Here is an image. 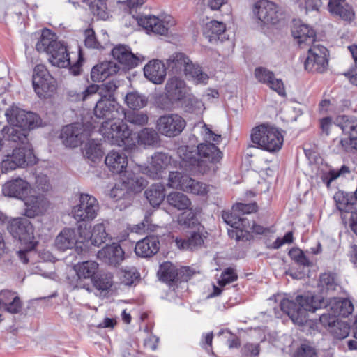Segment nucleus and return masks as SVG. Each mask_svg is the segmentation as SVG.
Returning <instances> with one entry per match:
<instances>
[{"mask_svg":"<svg viewBox=\"0 0 357 357\" xmlns=\"http://www.w3.org/2000/svg\"><path fill=\"white\" fill-rule=\"evenodd\" d=\"M333 198L339 211L345 213L353 211L354 203L351 200H349L347 195H345L343 192H336Z\"/></svg>","mask_w":357,"mask_h":357,"instance_id":"4d7b16f0","label":"nucleus"},{"mask_svg":"<svg viewBox=\"0 0 357 357\" xmlns=\"http://www.w3.org/2000/svg\"><path fill=\"white\" fill-rule=\"evenodd\" d=\"M167 68L174 73L184 74L196 84H207L208 75L203 72L201 67L194 64L183 53L176 52L167 60Z\"/></svg>","mask_w":357,"mask_h":357,"instance_id":"0eeeda50","label":"nucleus"},{"mask_svg":"<svg viewBox=\"0 0 357 357\" xmlns=\"http://www.w3.org/2000/svg\"><path fill=\"white\" fill-rule=\"evenodd\" d=\"M91 131V125L72 123L63 128L60 137L66 146L75 148L89 140Z\"/></svg>","mask_w":357,"mask_h":357,"instance_id":"9b49d317","label":"nucleus"},{"mask_svg":"<svg viewBox=\"0 0 357 357\" xmlns=\"http://www.w3.org/2000/svg\"><path fill=\"white\" fill-rule=\"evenodd\" d=\"M319 321L324 327L330 331L332 326L337 321V316L331 310H326V312L320 314Z\"/></svg>","mask_w":357,"mask_h":357,"instance_id":"69168bd1","label":"nucleus"},{"mask_svg":"<svg viewBox=\"0 0 357 357\" xmlns=\"http://www.w3.org/2000/svg\"><path fill=\"white\" fill-rule=\"evenodd\" d=\"M165 189L162 184L155 183L152 185L144 192L146 199L153 207L158 206L165 197Z\"/></svg>","mask_w":357,"mask_h":357,"instance_id":"37998d69","label":"nucleus"},{"mask_svg":"<svg viewBox=\"0 0 357 357\" xmlns=\"http://www.w3.org/2000/svg\"><path fill=\"white\" fill-rule=\"evenodd\" d=\"M159 250V241L157 237L151 236L139 241L135 248V252L141 257H150Z\"/></svg>","mask_w":357,"mask_h":357,"instance_id":"c85d7f7f","label":"nucleus"},{"mask_svg":"<svg viewBox=\"0 0 357 357\" xmlns=\"http://www.w3.org/2000/svg\"><path fill=\"white\" fill-rule=\"evenodd\" d=\"M78 243L76 230L66 227L61 231L55 240L56 248L61 250L73 248Z\"/></svg>","mask_w":357,"mask_h":357,"instance_id":"f704fd0d","label":"nucleus"},{"mask_svg":"<svg viewBox=\"0 0 357 357\" xmlns=\"http://www.w3.org/2000/svg\"><path fill=\"white\" fill-rule=\"evenodd\" d=\"M5 116L8 123L3 129L5 139L13 146L31 144L29 131L40 126V118L33 112H26L16 106L8 108Z\"/></svg>","mask_w":357,"mask_h":357,"instance_id":"f03ea898","label":"nucleus"},{"mask_svg":"<svg viewBox=\"0 0 357 357\" xmlns=\"http://www.w3.org/2000/svg\"><path fill=\"white\" fill-rule=\"evenodd\" d=\"M178 154L182 160L183 166L190 170L193 167L197 166L200 172H206L205 168L202 169V162H199L197 149L188 146H181L178 149Z\"/></svg>","mask_w":357,"mask_h":357,"instance_id":"c756f323","label":"nucleus"},{"mask_svg":"<svg viewBox=\"0 0 357 357\" xmlns=\"http://www.w3.org/2000/svg\"><path fill=\"white\" fill-rule=\"evenodd\" d=\"M94 114L98 119H105V121L123 119V108L111 96L100 98L94 108Z\"/></svg>","mask_w":357,"mask_h":357,"instance_id":"dca6fc26","label":"nucleus"},{"mask_svg":"<svg viewBox=\"0 0 357 357\" xmlns=\"http://www.w3.org/2000/svg\"><path fill=\"white\" fill-rule=\"evenodd\" d=\"M30 185L28 182L20 178L7 181L2 188L5 196L23 199L29 192Z\"/></svg>","mask_w":357,"mask_h":357,"instance_id":"a878e982","label":"nucleus"},{"mask_svg":"<svg viewBox=\"0 0 357 357\" xmlns=\"http://www.w3.org/2000/svg\"><path fill=\"white\" fill-rule=\"evenodd\" d=\"M328 50L321 45L310 46L304 63L305 69L311 73L325 72L328 66Z\"/></svg>","mask_w":357,"mask_h":357,"instance_id":"ddd939ff","label":"nucleus"},{"mask_svg":"<svg viewBox=\"0 0 357 357\" xmlns=\"http://www.w3.org/2000/svg\"><path fill=\"white\" fill-rule=\"evenodd\" d=\"M123 119L127 122L137 126H143L148 123L149 116L144 112H128L123 110Z\"/></svg>","mask_w":357,"mask_h":357,"instance_id":"3c124183","label":"nucleus"},{"mask_svg":"<svg viewBox=\"0 0 357 357\" xmlns=\"http://www.w3.org/2000/svg\"><path fill=\"white\" fill-rule=\"evenodd\" d=\"M195 132L200 134L202 139L208 143H201L197 147L199 162H202V169H209L207 163L218 162L222 158V153L213 143L219 144L222 140L221 135L215 133L211 128L204 123H197L195 128Z\"/></svg>","mask_w":357,"mask_h":357,"instance_id":"20e7f679","label":"nucleus"},{"mask_svg":"<svg viewBox=\"0 0 357 357\" xmlns=\"http://www.w3.org/2000/svg\"><path fill=\"white\" fill-rule=\"evenodd\" d=\"M127 105L132 109H139L144 107L148 102L146 97L137 91L128 93L125 97Z\"/></svg>","mask_w":357,"mask_h":357,"instance_id":"de8ad7c7","label":"nucleus"},{"mask_svg":"<svg viewBox=\"0 0 357 357\" xmlns=\"http://www.w3.org/2000/svg\"><path fill=\"white\" fill-rule=\"evenodd\" d=\"M138 276L139 274L134 268L130 270H122L120 272L121 282L126 285H131Z\"/></svg>","mask_w":357,"mask_h":357,"instance_id":"774afa93","label":"nucleus"},{"mask_svg":"<svg viewBox=\"0 0 357 357\" xmlns=\"http://www.w3.org/2000/svg\"><path fill=\"white\" fill-rule=\"evenodd\" d=\"M112 54L119 64L126 68H132L139 63V59L132 53L130 48L126 45H119L113 48Z\"/></svg>","mask_w":357,"mask_h":357,"instance_id":"bb28decb","label":"nucleus"},{"mask_svg":"<svg viewBox=\"0 0 357 357\" xmlns=\"http://www.w3.org/2000/svg\"><path fill=\"white\" fill-rule=\"evenodd\" d=\"M187 181L188 183L183 190L184 192L202 196L206 195L208 192V186L205 183L195 181L190 177L187 179Z\"/></svg>","mask_w":357,"mask_h":357,"instance_id":"09e8293b","label":"nucleus"},{"mask_svg":"<svg viewBox=\"0 0 357 357\" xmlns=\"http://www.w3.org/2000/svg\"><path fill=\"white\" fill-rule=\"evenodd\" d=\"M36 163L31 144L15 146L11 153L7 151L0 162V172L6 174L17 168L25 167Z\"/></svg>","mask_w":357,"mask_h":357,"instance_id":"1a4fd4ad","label":"nucleus"},{"mask_svg":"<svg viewBox=\"0 0 357 357\" xmlns=\"http://www.w3.org/2000/svg\"><path fill=\"white\" fill-rule=\"evenodd\" d=\"M319 284L322 291H335L339 287L336 277L331 273H324L320 275Z\"/></svg>","mask_w":357,"mask_h":357,"instance_id":"603ef678","label":"nucleus"},{"mask_svg":"<svg viewBox=\"0 0 357 357\" xmlns=\"http://www.w3.org/2000/svg\"><path fill=\"white\" fill-rule=\"evenodd\" d=\"M293 36L297 39L301 47L314 45L315 32L307 25L301 24L292 31Z\"/></svg>","mask_w":357,"mask_h":357,"instance_id":"e433bc0d","label":"nucleus"},{"mask_svg":"<svg viewBox=\"0 0 357 357\" xmlns=\"http://www.w3.org/2000/svg\"><path fill=\"white\" fill-rule=\"evenodd\" d=\"M145 0H126L123 1H119L118 3L122 5V7L129 13L137 22L147 31H151L155 34L165 35L167 33L169 27L174 26V22L170 16H166L163 19H160L155 15H142L137 13L144 3Z\"/></svg>","mask_w":357,"mask_h":357,"instance_id":"7ed1b4c3","label":"nucleus"},{"mask_svg":"<svg viewBox=\"0 0 357 357\" xmlns=\"http://www.w3.org/2000/svg\"><path fill=\"white\" fill-rule=\"evenodd\" d=\"M185 126V119L176 114L161 116L156 123L158 131L168 137H174L180 135Z\"/></svg>","mask_w":357,"mask_h":357,"instance_id":"2eb2a0df","label":"nucleus"},{"mask_svg":"<svg viewBox=\"0 0 357 357\" xmlns=\"http://www.w3.org/2000/svg\"><path fill=\"white\" fill-rule=\"evenodd\" d=\"M98 89L97 84H91L82 93L70 91L68 95L71 101H84L96 95Z\"/></svg>","mask_w":357,"mask_h":357,"instance_id":"6e6d98bb","label":"nucleus"},{"mask_svg":"<svg viewBox=\"0 0 357 357\" xmlns=\"http://www.w3.org/2000/svg\"><path fill=\"white\" fill-rule=\"evenodd\" d=\"M189 176L178 172H170L167 185L172 188L183 190Z\"/></svg>","mask_w":357,"mask_h":357,"instance_id":"864d4df0","label":"nucleus"},{"mask_svg":"<svg viewBox=\"0 0 357 357\" xmlns=\"http://www.w3.org/2000/svg\"><path fill=\"white\" fill-rule=\"evenodd\" d=\"M112 275L110 273H98L93 279L94 285L100 290L105 291L109 289L112 284Z\"/></svg>","mask_w":357,"mask_h":357,"instance_id":"5fc2aeb1","label":"nucleus"},{"mask_svg":"<svg viewBox=\"0 0 357 357\" xmlns=\"http://www.w3.org/2000/svg\"><path fill=\"white\" fill-rule=\"evenodd\" d=\"M348 50L355 62L356 68L345 73L344 75L349 79L351 84L357 86V45L354 44L348 46Z\"/></svg>","mask_w":357,"mask_h":357,"instance_id":"e2e57ef3","label":"nucleus"},{"mask_svg":"<svg viewBox=\"0 0 357 357\" xmlns=\"http://www.w3.org/2000/svg\"><path fill=\"white\" fill-rule=\"evenodd\" d=\"M108 238L105 225L103 222L96 224L91 231L90 241L92 245L100 246Z\"/></svg>","mask_w":357,"mask_h":357,"instance_id":"49530a36","label":"nucleus"},{"mask_svg":"<svg viewBox=\"0 0 357 357\" xmlns=\"http://www.w3.org/2000/svg\"><path fill=\"white\" fill-rule=\"evenodd\" d=\"M197 231H192L186 240L176 239V243L178 247L183 249L195 250L202 245L205 236L203 234L204 228L198 224Z\"/></svg>","mask_w":357,"mask_h":357,"instance_id":"c9c22d12","label":"nucleus"},{"mask_svg":"<svg viewBox=\"0 0 357 357\" xmlns=\"http://www.w3.org/2000/svg\"><path fill=\"white\" fill-rule=\"evenodd\" d=\"M144 74L152 83L160 84L165 81L167 75L166 66L162 61L153 59L145 65Z\"/></svg>","mask_w":357,"mask_h":357,"instance_id":"5701e85b","label":"nucleus"},{"mask_svg":"<svg viewBox=\"0 0 357 357\" xmlns=\"http://www.w3.org/2000/svg\"><path fill=\"white\" fill-rule=\"evenodd\" d=\"M97 86L98 89L96 91V94H98L100 98L111 96V98L115 100L114 93L118 88L116 82L110 81L101 85H97Z\"/></svg>","mask_w":357,"mask_h":357,"instance_id":"0e129e2a","label":"nucleus"},{"mask_svg":"<svg viewBox=\"0 0 357 357\" xmlns=\"http://www.w3.org/2000/svg\"><path fill=\"white\" fill-rule=\"evenodd\" d=\"M289 255L294 261L300 265L308 266L310 264L309 259L299 248H296L291 249L289 252Z\"/></svg>","mask_w":357,"mask_h":357,"instance_id":"338daca9","label":"nucleus"},{"mask_svg":"<svg viewBox=\"0 0 357 357\" xmlns=\"http://www.w3.org/2000/svg\"><path fill=\"white\" fill-rule=\"evenodd\" d=\"M98 259L109 265L116 266L124 259V252L119 244L107 245L98 252Z\"/></svg>","mask_w":357,"mask_h":357,"instance_id":"412c9836","label":"nucleus"},{"mask_svg":"<svg viewBox=\"0 0 357 357\" xmlns=\"http://www.w3.org/2000/svg\"><path fill=\"white\" fill-rule=\"evenodd\" d=\"M165 90L168 97L173 101L182 100L189 95L185 81L177 76L172 77L167 80Z\"/></svg>","mask_w":357,"mask_h":357,"instance_id":"393cba45","label":"nucleus"},{"mask_svg":"<svg viewBox=\"0 0 357 357\" xmlns=\"http://www.w3.org/2000/svg\"><path fill=\"white\" fill-rule=\"evenodd\" d=\"M82 2L86 3L94 15L105 19L107 13L105 10L106 8V0H81Z\"/></svg>","mask_w":357,"mask_h":357,"instance_id":"bf43d9fd","label":"nucleus"},{"mask_svg":"<svg viewBox=\"0 0 357 357\" xmlns=\"http://www.w3.org/2000/svg\"><path fill=\"white\" fill-rule=\"evenodd\" d=\"M168 204L178 210L188 209L191 205V201L187 195L182 192H174L167 197Z\"/></svg>","mask_w":357,"mask_h":357,"instance_id":"c03bdc74","label":"nucleus"},{"mask_svg":"<svg viewBox=\"0 0 357 357\" xmlns=\"http://www.w3.org/2000/svg\"><path fill=\"white\" fill-rule=\"evenodd\" d=\"M190 275L189 268L183 267L178 271L169 261L162 263L158 271L160 280L165 282H174L179 275L181 280H188Z\"/></svg>","mask_w":357,"mask_h":357,"instance_id":"aec40b11","label":"nucleus"},{"mask_svg":"<svg viewBox=\"0 0 357 357\" xmlns=\"http://www.w3.org/2000/svg\"><path fill=\"white\" fill-rule=\"evenodd\" d=\"M105 165L110 171L121 174L127 167L128 157L123 151H110L105 158Z\"/></svg>","mask_w":357,"mask_h":357,"instance_id":"2f4dec72","label":"nucleus"},{"mask_svg":"<svg viewBox=\"0 0 357 357\" xmlns=\"http://www.w3.org/2000/svg\"><path fill=\"white\" fill-rule=\"evenodd\" d=\"M296 301L284 298L280 302V307L298 325H303L307 321L308 312H314L323 306L337 317H347L354 311L353 303L347 298H331L326 304L319 296L305 294L296 296Z\"/></svg>","mask_w":357,"mask_h":357,"instance_id":"f257e3e1","label":"nucleus"},{"mask_svg":"<svg viewBox=\"0 0 357 357\" xmlns=\"http://www.w3.org/2000/svg\"><path fill=\"white\" fill-rule=\"evenodd\" d=\"M252 13L261 24H276L280 20L278 6L268 0H259L252 8Z\"/></svg>","mask_w":357,"mask_h":357,"instance_id":"4468645a","label":"nucleus"},{"mask_svg":"<svg viewBox=\"0 0 357 357\" xmlns=\"http://www.w3.org/2000/svg\"><path fill=\"white\" fill-rule=\"evenodd\" d=\"M99 208V204L96 197L82 193L79 195V204L72 209V215L77 222L92 221L97 217Z\"/></svg>","mask_w":357,"mask_h":357,"instance_id":"f8f14e48","label":"nucleus"},{"mask_svg":"<svg viewBox=\"0 0 357 357\" xmlns=\"http://www.w3.org/2000/svg\"><path fill=\"white\" fill-rule=\"evenodd\" d=\"M251 140L257 147L269 152L279 151L283 144V136L276 128L267 124L255 127L251 132Z\"/></svg>","mask_w":357,"mask_h":357,"instance_id":"6e6552de","label":"nucleus"},{"mask_svg":"<svg viewBox=\"0 0 357 357\" xmlns=\"http://www.w3.org/2000/svg\"><path fill=\"white\" fill-rule=\"evenodd\" d=\"M60 41L57 40L56 36L48 29L42 31L40 37L36 44V49L40 52L48 53L55 47Z\"/></svg>","mask_w":357,"mask_h":357,"instance_id":"58836bf2","label":"nucleus"},{"mask_svg":"<svg viewBox=\"0 0 357 357\" xmlns=\"http://www.w3.org/2000/svg\"><path fill=\"white\" fill-rule=\"evenodd\" d=\"M83 153L88 159L96 162L102 157L103 151L100 144L93 139L86 142L83 149Z\"/></svg>","mask_w":357,"mask_h":357,"instance_id":"a18cd8bd","label":"nucleus"},{"mask_svg":"<svg viewBox=\"0 0 357 357\" xmlns=\"http://www.w3.org/2000/svg\"><path fill=\"white\" fill-rule=\"evenodd\" d=\"M241 223L237 225L236 229H228V234L231 238L236 241H248L250 238V231L252 228V222L247 218L241 217Z\"/></svg>","mask_w":357,"mask_h":357,"instance_id":"ea45409f","label":"nucleus"},{"mask_svg":"<svg viewBox=\"0 0 357 357\" xmlns=\"http://www.w3.org/2000/svg\"><path fill=\"white\" fill-rule=\"evenodd\" d=\"M0 307L10 313L16 314L21 310L22 303L15 293L3 290L0 291Z\"/></svg>","mask_w":357,"mask_h":357,"instance_id":"72a5a7b5","label":"nucleus"},{"mask_svg":"<svg viewBox=\"0 0 357 357\" xmlns=\"http://www.w3.org/2000/svg\"><path fill=\"white\" fill-rule=\"evenodd\" d=\"M178 222L181 225H184L187 227H195L196 229L198 227V224H199L192 210H188L181 213L178 218Z\"/></svg>","mask_w":357,"mask_h":357,"instance_id":"680f3d73","label":"nucleus"},{"mask_svg":"<svg viewBox=\"0 0 357 357\" xmlns=\"http://www.w3.org/2000/svg\"><path fill=\"white\" fill-rule=\"evenodd\" d=\"M115 121H105L100 128V132L106 142L118 146L132 149L136 146L137 138L123 119Z\"/></svg>","mask_w":357,"mask_h":357,"instance_id":"39448f33","label":"nucleus"},{"mask_svg":"<svg viewBox=\"0 0 357 357\" xmlns=\"http://www.w3.org/2000/svg\"><path fill=\"white\" fill-rule=\"evenodd\" d=\"M171 162V157L163 152L155 153L149 160L147 166L138 167V171L153 179L160 177Z\"/></svg>","mask_w":357,"mask_h":357,"instance_id":"f3484780","label":"nucleus"},{"mask_svg":"<svg viewBox=\"0 0 357 357\" xmlns=\"http://www.w3.org/2000/svg\"><path fill=\"white\" fill-rule=\"evenodd\" d=\"M329 332L335 338L342 340L349 335L350 328L347 323L337 321L336 324L332 326Z\"/></svg>","mask_w":357,"mask_h":357,"instance_id":"13d9d810","label":"nucleus"},{"mask_svg":"<svg viewBox=\"0 0 357 357\" xmlns=\"http://www.w3.org/2000/svg\"><path fill=\"white\" fill-rule=\"evenodd\" d=\"M8 229L13 238L26 245L25 249L17 252V255L23 263H27L28 256L36 245L31 222L25 218H14L10 221Z\"/></svg>","mask_w":357,"mask_h":357,"instance_id":"423d86ee","label":"nucleus"},{"mask_svg":"<svg viewBox=\"0 0 357 357\" xmlns=\"http://www.w3.org/2000/svg\"><path fill=\"white\" fill-rule=\"evenodd\" d=\"M226 29L225 24L216 20H211L207 22L203 28L204 36L208 39L211 43L216 42L219 40H222V36Z\"/></svg>","mask_w":357,"mask_h":357,"instance_id":"4c0bfd02","label":"nucleus"},{"mask_svg":"<svg viewBox=\"0 0 357 357\" xmlns=\"http://www.w3.org/2000/svg\"><path fill=\"white\" fill-rule=\"evenodd\" d=\"M98 269L99 264L95 261H86L75 265L74 270L78 278L76 287L86 289L89 291L90 284L83 283L82 280L90 279L93 282L98 273Z\"/></svg>","mask_w":357,"mask_h":357,"instance_id":"a211bd4d","label":"nucleus"},{"mask_svg":"<svg viewBox=\"0 0 357 357\" xmlns=\"http://www.w3.org/2000/svg\"><path fill=\"white\" fill-rule=\"evenodd\" d=\"M255 76L259 82L266 84L278 95L282 97L286 96L285 87L282 80L275 78L273 72L265 68L259 67L255 69Z\"/></svg>","mask_w":357,"mask_h":357,"instance_id":"6ab92c4d","label":"nucleus"},{"mask_svg":"<svg viewBox=\"0 0 357 357\" xmlns=\"http://www.w3.org/2000/svg\"><path fill=\"white\" fill-rule=\"evenodd\" d=\"M183 107L186 112L202 114L205 109L204 103L193 96L188 95L183 99Z\"/></svg>","mask_w":357,"mask_h":357,"instance_id":"8fccbe9b","label":"nucleus"},{"mask_svg":"<svg viewBox=\"0 0 357 357\" xmlns=\"http://www.w3.org/2000/svg\"><path fill=\"white\" fill-rule=\"evenodd\" d=\"M47 54L50 56L49 61L52 66L59 68H67L70 64L67 47L61 42L55 46V47L52 48Z\"/></svg>","mask_w":357,"mask_h":357,"instance_id":"7c9ffc66","label":"nucleus"},{"mask_svg":"<svg viewBox=\"0 0 357 357\" xmlns=\"http://www.w3.org/2000/svg\"><path fill=\"white\" fill-rule=\"evenodd\" d=\"M137 144L144 147L155 146L159 144L160 137L158 132L153 128H144L135 135Z\"/></svg>","mask_w":357,"mask_h":357,"instance_id":"a19ab883","label":"nucleus"},{"mask_svg":"<svg viewBox=\"0 0 357 357\" xmlns=\"http://www.w3.org/2000/svg\"><path fill=\"white\" fill-rule=\"evenodd\" d=\"M34 91L40 98H48L53 96L56 89V82L44 65H36L32 75Z\"/></svg>","mask_w":357,"mask_h":357,"instance_id":"9d476101","label":"nucleus"},{"mask_svg":"<svg viewBox=\"0 0 357 357\" xmlns=\"http://www.w3.org/2000/svg\"><path fill=\"white\" fill-rule=\"evenodd\" d=\"M349 173L348 167L343 165L339 170L331 169L328 173L323 174L321 178L328 188H329L331 183L341 175H344Z\"/></svg>","mask_w":357,"mask_h":357,"instance_id":"052dcab7","label":"nucleus"},{"mask_svg":"<svg viewBox=\"0 0 357 357\" xmlns=\"http://www.w3.org/2000/svg\"><path fill=\"white\" fill-rule=\"evenodd\" d=\"M119 68L114 61H103L93 66L91 72V78L93 82H102L115 75Z\"/></svg>","mask_w":357,"mask_h":357,"instance_id":"cd10ccee","label":"nucleus"},{"mask_svg":"<svg viewBox=\"0 0 357 357\" xmlns=\"http://www.w3.org/2000/svg\"><path fill=\"white\" fill-rule=\"evenodd\" d=\"M24 215L34 218L43 214L48 206V202L43 195H31L24 199Z\"/></svg>","mask_w":357,"mask_h":357,"instance_id":"b1692460","label":"nucleus"},{"mask_svg":"<svg viewBox=\"0 0 357 357\" xmlns=\"http://www.w3.org/2000/svg\"><path fill=\"white\" fill-rule=\"evenodd\" d=\"M122 185L128 191L141 192L147 185L146 181L134 171H126L121 176Z\"/></svg>","mask_w":357,"mask_h":357,"instance_id":"473e14b6","label":"nucleus"},{"mask_svg":"<svg viewBox=\"0 0 357 357\" xmlns=\"http://www.w3.org/2000/svg\"><path fill=\"white\" fill-rule=\"evenodd\" d=\"M328 10L334 17L351 22L355 18V12L347 0H329Z\"/></svg>","mask_w":357,"mask_h":357,"instance_id":"4be33fe9","label":"nucleus"},{"mask_svg":"<svg viewBox=\"0 0 357 357\" xmlns=\"http://www.w3.org/2000/svg\"><path fill=\"white\" fill-rule=\"evenodd\" d=\"M334 125L339 127L345 135L350 136L357 135V119L346 115L338 116Z\"/></svg>","mask_w":357,"mask_h":357,"instance_id":"79ce46f5","label":"nucleus"}]
</instances>
